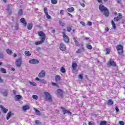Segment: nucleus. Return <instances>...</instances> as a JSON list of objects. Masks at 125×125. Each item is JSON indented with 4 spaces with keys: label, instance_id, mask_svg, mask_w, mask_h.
<instances>
[{
    "label": "nucleus",
    "instance_id": "4468645a",
    "mask_svg": "<svg viewBox=\"0 0 125 125\" xmlns=\"http://www.w3.org/2000/svg\"><path fill=\"white\" fill-rule=\"evenodd\" d=\"M81 45L82 48L78 49L76 51V53L80 54V53H82V52H83V51H84V47H83V44H81Z\"/></svg>",
    "mask_w": 125,
    "mask_h": 125
},
{
    "label": "nucleus",
    "instance_id": "1a4fd4ad",
    "mask_svg": "<svg viewBox=\"0 0 125 125\" xmlns=\"http://www.w3.org/2000/svg\"><path fill=\"white\" fill-rule=\"evenodd\" d=\"M122 18L123 15H122V13H118V16L114 18V21H115V22H118V21H120Z\"/></svg>",
    "mask_w": 125,
    "mask_h": 125
},
{
    "label": "nucleus",
    "instance_id": "6ab92c4d",
    "mask_svg": "<svg viewBox=\"0 0 125 125\" xmlns=\"http://www.w3.org/2000/svg\"><path fill=\"white\" fill-rule=\"evenodd\" d=\"M11 116H12V112L11 111H9L7 114L6 117V120H8L10 118H11Z\"/></svg>",
    "mask_w": 125,
    "mask_h": 125
},
{
    "label": "nucleus",
    "instance_id": "4d7b16f0",
    "mask_svg": "<svg viewBox=\"0 0 125 125\" xmlns=\"http://www.w3.org/2000/svg\"><path fill=\"white\" fill-rule=\"evenodd\" d=\"M115 110H116V112H119V108H118L117 106L115 107Z\"/></svg>",
    "mask_w": 125,
    "mask_h": 125
},
{
    "label": "nucleus",
    "instance_id": "c03bdc74",
    "mask_svg": "<svg viewBox=\"0 0 125 125\" xmlns=\"http://www.w3.org/2000/svg\"><path fill=\"white\" fill-rule=\"evenodd\" d=\"M16 97L17 99H21L22 98V96L20 95H16Z\"/></svg>",
    "mask_w": 125,
    "mask_h": 125
},
{
    "label": "nucleus",
    "instance_id": "a878e982",
    "mask_svg": "<svg viewBox=\"0 0 125 125\" xmlns=\"http://www.w3.org/2000/svg\"><path fill=\"white\" fill-rule=\"evenodd\" d=\"M60 72H61V73H62V74H64V73H66V69H65V67L64 66L61 67Z\"/></svg>",
    "mask_w": 125,
    "mask_h": 125
},
{
    "label": "nucleus",
    "instance_id": "bb28decb",
    "mask_svg": "<svg viewBox=\"0 0 125 125\" xmlns=\"http://www.w3.org/2000/svg\"><path fill=\"white\" fill-rule=\"evenodd\" d=\"M73 40L74 41V43L76 46H79L80 44H79V42L77 41V38H76V37H74Z\"/></svg>",
    "mask_w": 125,
    "mask_h": 125
},
{
    "label": "nucleus",
    "instance_id": "3c124183",
    "mask_svg": "<svg viewBox=\"0 0 125 125\" xmlns=\"http://www.w3.org/2000/svg\"><path fill=\"white\" fill-rule=\"evenodd\" d=\"M60 13V14H61V15H63L64 14V10H61Z\"/></svg>",
    "mask_w": 125,
    "mask_h": 125
},
{
    "label": "nucleus",
    "instance_id": "412c9836",
    "mask_svg": "<svg viewBox=\"0 0 125 125\" xmlns=\"http://www.w3.org/2000/svg\"><path fill=\"white\" fill-rule=\"evenodd\" d=\"M57 91L58 92V94L60 95V96H63V91L61 89H58Z\"/></svg>",
    "mask_w": 125,
    "mask_h": 125
},
{
    "label": "nucleus",
    "instance_id": "c9c22d12",
    "mask_svg": "<svg viewBox=\"0 0 125 125\" xmlns=\"http://www.w3.org/2000/svg\"><path fill=\"white\" fill-rule=\"evenodd\" d=\"M2 93L4 96H7L8 94V91L7 89H6Z\"/></svg>",
    "mask_w": 125,
    "mask_h": 125
},
{
    "label": "nucleus",
    "instance_id": "680f3d73",
    "mask_svg": "<svg viewBox=\"0 0 125 125\" xmlns=\"http://www.w3.org/2000/svg\"><path fill=\"white\" fill-rule=\"evenodd\" d=\"M36 81H40L41 82V79H40L39 78L37 77L35 78Z\"/></svg>",
    "mask_w": 125,
    "mask_h": 125
},
{
    "label": "nucleus",
    "instance_id": "a211bd4d",
    "mask_svg": "<svg viewBox=\"0 0 125 125\" xmlns=\"http://www.w3.org/2000/svg\"><path fill=\"white\" fill-rule=\"evenodd\" d=\"M21 22L23 24L24 26L26 27L27 26V22L26 21V20L24 18H22L21 19Z\"/></svg>",
    "mask_w": 125,
    "mask_h": 125
},
{
    "label": "nucleus",
    "instance_id": "0eeeda50",
    "mask_svg": "<svg viewBox=\"0 0 125 125\" xmlns=\"http://www.w3.org/2000/svg\"><path fill=\"white\" fill-rule=\"evenodd\" d=\"M61 110H62V113H63V115H66V114H68V115H72V112H71L69 110H67V109L61 107Z\"/></svg>",
    "mask_w": 125,
    "mask_h": 125
},
{
    "label": "nucleus",
    "instance_id": "aec40b11",
    "mask_svg": "<svg viewBox=\"0 0 125 125\" xmlns=\"http://www.w3.org/2000/svg\"><path fill=\"white\" fill-rule=\"evenodd\" d=\"M22 109L23 111H27V110H30V106L28 105H23L22 106Z\"/></svg>",
    "mask_w": 125,
    "mask_h": 125
},
{
    "label": "nucleus",
    "instance_id": "f03ea898",
    "mask_svg": "<svg viewBox=\"0 0 125 125\" xmlns=\"http://www.w3.org/2000/svg\"><path fill=\"white\" fill-rule=\"evenodd\" d=\"M99 10L101 12L103 13L104 15L105 16V17H108L109 15H110V12H109V10L104 5L100 4L99 6Z\"/></svg>",
    "mask_w": 125,
    "mask_h": 125
},
{
    "label": "nucleus",
    "instance_id": "f8f14e48",
    "mask_svg": "<svg viewBox=\"0 0 125 125\" xmlns=\"http://www.w3.org/2000/svg\"><path fill=\"white\" fill-rule=\"evenodd\" d=\"M29 63L30 64H39L40 61L36 59H32L29 61Z\"/></svg>",
    "mask_w": 125,
    "mask_h": 125
},
{
    "label": "nucleus",
    "instance_id": "c85d7f7f",
    "mask_svg": "<svg viewBox=\"0 0 125 125\" xmlns=\"http://www.w3.org/2000/svg\"><path fill=\"white\" fill-rule=\"evenodd\" d=\"M34 110L35 111L36 115H41V111H40V110L37 109L36 108H34Z\"/></svg>",
    "mask_w": 125,
    "mask_h": 125
},
{
    "label": "nucleus",
    "instance_id": "4be33fe9",
    "mask_svg": "<svg viewBox=\"0 0 125 125\" xmlns=\"http://www.w3.org/2000/svg\"><path fill=\"white\" fill-rule=\"evenodd\" d=\"M27 27L28 30H32L33 29V23H28Z\"/></svg>",
    "mask_w": 125,
    "mask_h": 125
},
{
    "label": "nucleus",
    "instance_id": "338daca9",
    "mask_svg": "<svg viewBox=\"0 0 125 125\" xmlns=\"http://www.w3.org/2000/svg\"><path fill=\"white\" fill-rule=\"evenodd\" d=\"M37 49L38 50H41V47H38L37 48Z\"/></svg>",
    "mask_w": 125,
    "mask_h": 125
},
{
    "label": "nucleus",
    "instance_id": "423d86ee",
    "mask_svg": "<svg viewBox=\"0 0 125 125\" xmlns=\"http://www.w3.org/2000/svg\"><path fill=\"white\" fill-rule=\"evenodd\" d=\"M15 63L17 67H21L22 66V57L17 59Z\"/></svg>",
    "mask_w": 125,
    "mask_h": 125
},
{
    "label": "nucleus",
    "instance_id": "a19ab883",
    "mask_svg": "<svg viewBox=\"0 0 125 125\" xmlns=\"http://www.w3.org/2000/svg\"><path fill=\"white\" fill-rule=\"evenodd\" d=\"M29 83L30 84H31V85H33V86H37V84L35 82H31V81H29Z\"/></svg>",
    "mask_w": 125,
    "mask_h": 125
},
{
    "label": "nucleus",
    "instance_id": "09e8293b",
    "mask_svg": "<svg viewBox=\"0 0 125 125\" xmlns=\"http://www.w3.org/2000/svg\"><path fill=\"white\" fill-rule=\"evenodd\" d=\"M40 82H41V83H43V84H45V83H46V81H45V80H40Z\"/></svg>",
    "mask_w": 125,
    "mask_h": 125
},
{
    "label": "nucleus",
    "instance_id": "f704fd0d",
    "mask_svg": "<svg viewBox=\"0 0 125 125\" xmlns=\"http://www.w3.org/2000/svg\"><path fill=\"white\" fill-rule=\"evenodd\" d=\"M114 104V102L112 99H110L108 101V105H113Z\"/></svg>",
    "mask_w": 125,
    "mask_h": 125
},
{
    "label": "nucleus",
    "instance_id": "6e6552de",
    "mask_svg": "<svg viewBox=\"0 0 125 125\" xmlns=\"http://www.w3.org/2000/svg\"><path fill=\"white\" fill-rule=\"evenodd\" d=\"M60 49L62 51H66V50H67L66 45H65V44L63 42L61 43L60 45Z\"/></svg>",
    "mask_w": 125,
    "mask_h": 125
},
{
    "label": "nucleus",
    "instance_id": "774afa93",
    "mask_svg": "<svg viewBox=\"0 0 125 125\" xmlns=\"http://www.w3.org/2000/svg\"><path fill=\"white\" fill-rule=\"evenodd\" d=\"M51 32L52 33H55V30H52Z\"/></svg>",
    "mask_w": 125,
    "mask_h": 125
},
{
    "label": "nucleus",
    "instance_id": "e433bc0d",
    "mask_svg": "<svg viewBox=\"0 0 125 125\" xmlns=\"http://www.w3.org/2000/svg\"><path fill=\"white\" fill-rule=\"evenodd\" d=\"M51 2L52 4H57L58 2V0H51Z\"/></svg>",
    "mask_w": 125,
    "mask_h": 125
},
{
    "label": "nucleus",
    "instance_id": "393cba45",
    "mask_svg": "<svg viewBox=\"0 0 125 125\" xmlns=\"http://www.w3.org/2000/svg\"><path fill=\"white\" fill-rule=\"evenodd\" d=\"M59 81H61V77L59 75H57L55 77V82L57 83V82H59Z\"/></svg>",
    "mask_w": 125,
    "mask_h": 125
},
{
    "label": "nucleus",
    "instance_id": "f257e3e1",
    "mask_svg": "<svg viewBox=\"0 0 125 125\" xmlns=\"http://www.w3.org/2000/svg\"><path fill=\"white\" fill-rule=\"evenodd\" d=\"M38 33V36H39V37H41V41L35 42V44L36 45H39V44H42V43H43V42H45V39H46V35H45V34L44 33V32H43V31H39Z\"/></svg>",
    "mask_w": 125,
    "mask_h": 125
},
{
    "label": "nucleus",
    "instance_id": "052dcab7",
    "mask_svg": "<svg viewBox=\"0 0 125 125\" xmlns=\"http://www.w3.org/2000/svg\"><path fill=\"white\" fill-rule=\"evenodd\" d=\"M13 57L15 58L17 56V54L16 53H14L13 55Z\"/></svg>",
    "mask_w": 125,
    "mask_h": 125
},
{
    "label": "nucleus",
    "instance_id": "2f4dec72",
    "mask_svg": "<svg viewBox=\"0 0 125 125\" xmlns=\"http://www.w3.org/2000/svg\"><path fill=\"white\" fill-rule=\"evenodd\" d=\"M4 59V54H3V52L0 51V59Z\"/></svg>",
    "mask_w": 125,
    "mask_h": 125
},
{
    "label": "nucleus",
    "instance_id": "79ce46f5",
    "mask_svg": "<svg viewBox=\"0 0 125 125\" xmlns=\"http://www.w3.org/2000/svg\"><path fill=\"white\" fill-rule=\"evenodd\" d=\"M32 98L33 99H35V100H38L39 97L36 95H32Z\"/></svg>",
    "mask_w": 125,
    "mask_h": 125
},
{
    "label": "nucleus",
    "instance_id": "13d9d810",
    "mask_svg": "<svg viewBox=\"0 0 125 125\" xmlns=\"http://www.w3.org/2000/svg\"><path fill=\"white\" fill-rule=\"evenodd\" d=\"M67 14L69 15V16H70L71 17V18H73V15H72V14L67 13Z\"/></svg>",
    "mask_w": 125,
    "mask_h": 125
},
{
    "label": "nucleus",
    "instance_id": "20e7f679",
    "mask_svg": "<svg viewBox=\"0 0 125 125\" xmlns=\"http://www.w3.org/2000/svg\"><path fill=\"white\" fill-rule=\"evenodd\" d=\"M116 50L118 51V54L119 55H124V46L118 44L116 46Z\"/></svg>",
    "mask_w": 125,
    "mask_h": 125
},
{
    "label": "nucleus",
    "instance_id": "5fc2aeb1",
    "mask_svg": "<svg viewBox=\"0 0 125 125\" xmlns=\"http://www.w3.org/2000/svg\"><path fill=\"white\" fill-rule=\"evenodd\" d=\"M80 5H81V6H82L83 7H85V4H84V3H81L80 4Z\"/></svg>",
    "mask_w": 125,
    "mask_h": 125
},
{
    "label": "nucleus",
    "instance_id": "dca6fc26",
    "mask_svg": "<svg viewBox=\"0 0 125 125\" xmlns=\"http://www.w3.org/2000/svg\"><path fill=\"white\" fill-rule=\"evenodd\" d=\"M0 108H1V111L3 112V113H7V112L8 111V109H7V108H5V107H3V106H2V105H0Z\"/></svg>",
    "mask_w": 125,
    "mask_h": 125
},
{
    "label": "nucleus",
    "instance_id": "e2e57ef3",
    "mask_svg": "<svg viewBox=\"0 0 125 125\" xmlns=\"http://www.w3.org/2000/svg\"><path fill=\"white\" fill-rule=\"evenodd\" d=\"M11 70H12V72H14L15 71V68H14V67H12L11 68Z\"/></svg>",
    "mask_w": 125,
    "mask_h": 125
},
{
    "label": "nucleus",
    "instance_id": "8fccbe9b",
    "mask_svg": "<svg viewBox=\"0 0 125 125\" xmlns=\"http://www.w3.org/2000/svg\"><path fill=\"white\" fill-rule=\"evenodd\" d=\"M119 125H125V123L124 122V121H120Z\"/></svg>",
    "mask_w": 125,
    "mask_h": 125
},
{
    "label": "nucleus",
    "instance_id": "37998d69",
    "mask_svg": "<svg viewBox=\"0 0 125 125\" xmlns=\"http://www.w3.org/2000/svg\"><path fill=\"white\" fill-rule=\"evenodd\" d=\"M35 123L36 125H42V123H41V121L40 120H36L35 121Z\"/></svg>",
    "mask_w": 125,
    "mask_h": 125
},
{
    "label": "nucleus",
    "instance_id": "b1692460",
    "mask_svg": "<svg viewBox=\"0 0 125 125\" xmlns=\"http://www.w3.org/2000/svg\"><path fill=\"white\" fill-rule=\"evenodd\" d=\"M111 25L112 26V28L114 30H116L117 26H116V23H115V22H114V21L113 20L111 21Z\"/></svg>",
    "mask_w": 125,
    "mask_h": 125
},
{
    "label": "nucleus",
    "instance_id": "f3484780",
    "mask_svg": "<svg viewBox=\"0 0 125 125\" xmlns=\"http://www.w3.org/2000/svg\"><path fill=\"white\" fill-rule=\"evenodd\" d=\"M59 23L62 27H65V26H66V23L63 22V20L61 19L59 20Z\"/></svg>",
    "mask_w": 125,
    "mask_h": 125
},
{
    "label": "nucleus",
    "instance_id": "58836bf2",
    "mask_svg": "<svg viewBox=\"0 0 125 125\" xmlns=\"http://www.w3.org/2000/svg\"><path fill=\"white\" fill-rule=\"evenodd\" d=\"M100 125H107V122L105 121H101L100 123Z\"/></svg>",
    "mask_w": 125,
    "mask_h": 125
},
{
    "label": "nucleus",
    "instance_id": "0e129e2a",
    "mask_svg": "<svg viewBox=\"0 0 125 125\" xmlns=\"http://www.w3.org/2000/svg\"><path fill=\"white\" fill-rule=\"evenodd\" d=\"M105 31H106V32H108L109 31V28H108V27L105 28Z\"/></svg>",
    "mask_w": 125,
    "mask_h": 125
},
{
    "label": "nucleus",
    "instance_id": "69168bd1",
    "mask_svg": "<svg viewBox=\"0 0 125 125\" xmlns=\"http://www.w3.org/2000/svg\"><path fill=\"white\" fill-rule=\"evenodd\" d=\"M13 92L14 94H15V95H16V91L13 90Z\"/></svg>",
    "mask_w": 125,
    "mask_h": 125
},
{
    "label": "nucleus",
    "instance_id": "2eb2a0df",
    "mask_svg": "<svg viewBox=\"0 0 125 125\" xmlns=\"http://www.w3.org/2000/svg\"><path fill=\"white\" fill-rule=\"evenodd\" d=\"M77 67H78V64H77L76 62H73L72 63V71H76L77 70Z\"/></svg>",
    "mask_w": 125,
    "mask_h": 125
},
{
    "label": "nucleus",
    "instance_id": "6e6d98bb",
    "mask_svg": "<svg viewBox=\"0 0 125 125\" xmlns=\"http://www.w3.org/2000/svg\"><path fill=\"white\" fill-rule=\"evenodd\" d=\"M3 83V80H2V79H1V77L0 76V83Z\"/></svg>",
    "mask_w": 125,
    "mask_h": 125
},
{
    "label": "nucleus",
    "instance_id": "de8ad7c7",
    "mask_svg": "<svg viewBox=\"0 0 125 125\" xmlns=\"http://www.w3.org/2000/svg\"><path fill=\"white\" fill-rule=\"evenodd\" d=\"M78 78H79V79H81V80L83 79V75H82V74H79L78 75Z\"/></svg>",
    "mask_w": 125,
    "mask_h": 125
},
{
    "label": "nucleus",
    "instance_id": "a18cd8bd",
    "mask_svg": "<svg viewBox=\"0 0 125 125\" xmlns=\"http://www.w3.org/2000/svg\"><path fill=\"white\" fill-rule=\"evenodd\" d=\"M52 85H53V86H57L58 87V86H59L58 85V84H57V83H55L54 82L52 83Z\"/></svg>",
    "mask_w": 125,
    "mask_h": 125
},
{
    "label": "nucleus",
    "instance_id": "49530a36",
    "mask_svg": "<svg viewBox=\"0 0 125 125\" xmlns=\"http://www.w3.org/2000/svg\"><path fill=\"white\" fill-rule=\"evenodd\" d=\"M88 125H95V123L93 121H91L88 123Z\"/></svg>",
    "mask_w": 125,
    "mask_h": 125
},
{
    "label": "nucleus",
    "instance_id": "603ef678",
    "mask_svg": "<svg viewBox=\"0 0 125 125\" xmlns=\"http://www.w3.org/2000/svg\"><path fill=\"white\" fill-rule=\"evenodd\" d=\"M87 24L88 26H92V22L91 21H88Z\"/></svg>",
    "mask_w": 125,
    "mask_h": 125
},
{
    "label": "nucleus",
    "instance_id": "bf43d9fd",
    "mask_svg": "<svg viewBox=\"0 0 125 125\" xmlns=\"http://www.w3.org/2000/svg\"><path fill=\"white\" fill-rule=\"evenodd\" d=\"M97 1L99 2V3H103V2H102V0H97Z\"/></svg>",
    "mask_w": 125,
    "mask_h": 125
},
{
    "label": "nucleus",
    "instance_id": "cd10ccee",
    "mask_svg": "<svg viewBox=\"0 0 125 125\" xmlns=\"http://www.w3.org/2000/svg\"><path fill=\"white\" fill-rule=\"evenodd\" d=\"M74 10H75V8L73 7L67 8V11H68V12H70V13L74 12Z\"/></svg>",
    "mask_w": 125,
    "mask_h": 125
},
{
    "label": "nucleus",
    "instance_id": "9b49d317",
    "mask_svg": "<svg viewBox=\"0 0 125 125\" xmlns=\"http://www.w3.org/2000/svg\"><path fill=\"white\" fill-rule=\"evenodd\" d=\"M44 12L46 15V17L47 19H51V17L49 15H48L47 8H46V7L44 8Z\"/></svg>",
    "mask_w": 125,
    "mask_h": 125
},
{
    "label": "nucleus",
    "instance_id": "4c0bfd02",
    "mask_svg": "<svg viewBox=\"0 0 125 125\" xmlns=\"http://www.w3.org/2000/svg\"><path fill=\"white\" fill-rule=\"evenodd\" d=\"M23 15V10L22 9H20L18 12L19 16H21Z\"/></svg>",
    "mask_w": 125,
    "mask_h": 125
},
{
    "label": "nucleus",
    "instance_id": "864d4df0",
    "mask_svg": "<svg viewBox=\"0 0 125 125\" xmlns=\"http://www.w3.org/2000/svg\"><path fill=\"white\" fill-rule=\"evenodd\" d=\"M80 23L83 26H85V23L83 21H81Z\"/></svg>",
    "mask_w": 125,
    "mask_h": 125
},
{
    "label": "nucleus",
    "instance_id": "72a5a7b5",
    "mask_svg": "<svg viewBox=\"0 0 125 125\" xmlns=\"http://www.w3.org/2000/svg\"><path fill=\"white\" fill-rule=\"evenodd\" d=\"M105 54L107 55L108 54H110V52L111 51V50L109 48H107L105 49Z\"/></svg>",
    "mask_w": 125,
    "mask_h": 125
},
{
    "label": "nucleus",
    "instance_id": "5701e85b",
    "mask_svg": "<svg viewBox=\"0 0 125 125\" xmlns=\"http://www.w3.org/2000/svg\"><path fill=\"white\" fill-rule=\"evenodd\" d=\"M72 29H73V26L68 25V26L67 27L66 31L68 33H70V32L72 31Z\"/></svg>",
    "mask_w": 125,
    "mask_h": 125
},
{
    "label": "nucleus",
    "instance_id": "c756f323",
    "mask_svg": "<svg viewBox=\"0 0 125 125\" xmlns=\"http://www.w3.org/2000/svg\"><path fill=\"white\" fill-rule=\"evenodd\" d=\"M6 52L8 54H9V55H11V54L13 53V52H12V50L9 49H6Z\"/></svg>",
    "mask_w": 125,
    "mask_h": 125
},
{
    "label": "nucleus",
    "instance_id": "7ed1b4c3",
    "mask_svg": "<svg viewBox=\"0 0 125 125\" xmlns=\"http://www.w3.org/2000/svg\"><path fill=\"white\" fill-rule=\"evenodd\" d=\"M66 29H63L62 34V38L64 42L68 43V42H70V38H69V37L66 35Z\"/></svg>",
    "mask_w": 125,
    "mask_h": 125
},
{
    "label": "nucleus",
    "instance_id": "ea45409f",
    "mask_svg": "<svg viewBox=\"0 0 125 125\" xmlns=\"http://www.w3.org/2000/svg\"><path fill=\"white\" fill-rule=\"evenodd\" d=\"M24 54L26 56H31V54L29 51H25L24 52Z\"/></svg>",
    "mask_w": 125,
    "mask_h": 125
},
{
    "label": "nucleus",
    "instance_id": "ddd939ff",
    "mask_svg": "<svg viewBox=\"0 0 125 125\" xmlns=\"http://www.w3.org/2000/svg\"><path fill=\"white\" fill-rule=\"evenodd\" d=\"M39 78H43L45 77V71L44 70H42L38 75Z\"/></svg>",
    "mask_w": 125,
    "mask_h": 125
},
{
    "label": "nucleus",
    "instance_id": "39448f33",
    "mask_svg": "<svg viewBox=\"0 0 125 125\" xmlns=\"http://www.w3.org/2000/svg\"><path fill=\"white\" fill-rule=\"evenodd\" d=\"M45 95V99L46 101H48L49 102H52V97L50 94L46 91L44 92Z\"/></svg>",
    "mask_w": 125,
    "mask_h": 125
},
{
    "label": "nucleus",
    "instance_id": "473e14b6",
    "mask_svg": "<svg viewBox=\"0 0 125 125\" xmlns=\"http://www.w3.org/2000/svg\"><path fill=\"white\" fill-rule=\"evenodd\" d=\"M86 47H87L88 49H90V50H91L93 48L92 46L91 45H90L89 44H86Z\"/></svg>",
    "mask_w": 125,
    "mask_h": 125
},
{
    "label": "nucleus",
    "instance_id": "7c9ffc66",
    "mask_svg": "<svg viewBox=\"0 0 125 125\" xmlns=\"http://www.w3.org/2000/svg\"><path fill=\"white\" fill-rule=\"evenodd\" d=\"M0 71L1 72V73H2L3 74H6V69H5V68H0Z\"/></svg>",
    "mask_w": 125,
    "mask_h": 125
},
{
    "label": "nucleus",
    "instance_id": "9d476101",
    "mask_svg": "<svg viewBox=\"0 0 125 125\" xmlns=\"http://www.w3.org/2000/svg\"><path fill=\"white\" fill-rule=\"evenodd\" d=\"M107 66H113V67H116L117 66V64L116 62L114 61H109L107 62Z\"/></svg>",
    "mask_w": 125,
    "mask_h": 125
}]
</instances>
